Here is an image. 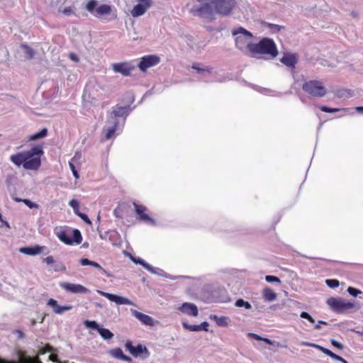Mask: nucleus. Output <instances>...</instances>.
<instances>
[{
  "label": "nucleus",
  "instance_id": "nucleus-39",
  "mask_svg": "<svg viewBox=\"0 0 363 363\" xmlns=\"http://www.w3.org/2000/svg\"><path fill=\"white\" fill-rule=\"evenodd\" d=\"M109 353L113 357L119 359H121L123 355V350L121 348L113 349L110 350Z\"/></svg>",
  "mask_w": 363,
  "mask_h": 363
},
{
  "label": "nucleus",
  "instance_id": "nucleus-31",
  "mask_svg": "<svg viewBox=\"0 0 363 363\" xmlns=\"http://www.w3.org/2000/svg\"><path fill=\"white\" fill-rule=\"evenodd\" d=\"M263 297L265 301H273L277 298V294L269 288H266L263 291Z\"/></svg>",
  "mask_w": 363,
  "mask_h": 363
},
{
  "label": "nucleus",
  "instance_id": "nucleus-32",
  "mask_svg": "<svg viewBox=\"0 0 363 363\" xmlns=\"http://www.w3.org/2000/svg\"><path fill=\"white\" fill-rule=\"evenodd\" d=\"M146 269L152 274H157V275H159L161 277H165L170 278V279H173L172 277L167 276V273L164 270H162L160 268L153 267L150 264L147 266Z\"/></svg>",
  "mask_w": 363,
  "mask_h": 363
},
{
  "label": "nucleus",
  "instance_id": "nucleus-3",
  "mask_svg": "<svg viewBox=\"0 0 363 363\" xmlns=\"http://www.w3.org/2000/svg\"><path fill=\"white\" fill-rule=\"evenodd\" d=\"M212 0H191L188 4L189 12L194 16L211 20L213 18L215 6Z\"/></svg>",
  "mask_w": 363,
  "mask_h": 363
},
{
  "label": "nucleus",
  "instance_id": "nucleus-24",
  "mask_svg": "<svg viewBox=\"0 0 363 363\" xmlns=\"http://www.w3.org/2000/svg\"><path fill=\"white\" fill-rule=\"evenodd\" d=\"M181 312L189 315L196 317L199 314L197 306L191 303H184L179 308Z\"/></svg>",
  "mask_w": 363,
  "mask_h": 363
},
{
  "label": "nucleus",
  "instance_id": "nucleus-21",
  "mask_svg": "<svg viewBox=\"0 0 363 363\" xmlns=\"http://www.w3.org/2000/svg\"><path fill=\"white\" fill-rule=\"evenodd\" d=\"M191 69L195 70L199 77L203 80H205L212 72V68L199 64H194Z\"/></svg>",
  "mask_w": 363,
  "mask_h": 363
},
{
  "label": "nucleus",
  "instance_id": "nucleus-50",
  "mask_svg": "<svg viewBox=\"0 0 363 363\" xmlns=\"http://www.w3.org/2000/svg\"><path fill=\"white\" fill-rule=\"evenodd\" d=\"M78 216L80 217L86 223L89 225L91 224V221L86 214L81 213Z\"/></svg>",
  "mask_w": 363,
  "mask_h": 363
},
{
  "label": "nucleus",
  "instance_id": "nucleus-45",
  "mask_svg": "<svg viewBox=\"0 0 363 363\" xmlns=\"http://www.w3.org/2000/svg\"><path fill=\"white\" fill-rule=\"evenodd\" d=\"M325 283L328 286L332 289L337 287L340 284L339 281L337 279H326Z\"/></svg>",
  "mask_w": 363,
  "mask_h": 363
},
{
  "label": "nucleus",
  "instance_id": "nucleus-52",
  "mask_svg": "<svg viewBox=\"0 0 363 363\" xmlns=\"http://www.w3.org/2000/svg\"><path fill=\"white\" fill-rule=\"evenodd\" d=\"M125 348L132 354L134 348H135V346H133L131 343V342L130 341H128L125 345Z\"/></svg>",
  "mask_w": 363,
  "mask_h": 363
},
{
  "label": "nucleus",
  "instance_id": "nucleus-1",
  "mask_svg": "<svg viewBox=\"0 0 363 363\" xmlns=\"http://www.w3.org/2000/svg\"><path fill=\"white\" fill-rule=\"evenodd\" d=\"M43 153L40 146H35L29 150L11 155L10 160L17 167L22 165L26 169L37 170L41 164L40 157Z\"/></svg>",
  "mask_w": 363,
  "mask_h": 363
},
{
  "label": "nucleus",
  "instance_id": "nucleus-9",
  "mask_svg": "<svg viewBox=\"0 0 363 363\" xmlns=\"http://www.w3.org/2000/svg\"><path fill=\"white\" fill-rule=\"evenodd\" d=\"M57 238L67 245H73L74 243L80 244L82 241V237L79 230H62L56 232Z\"/></svg>",
  "mask_w": 363,
  "mask_h": 363
},
{
  "label": "nucleus",
  "instance_id": "nucleus-35",
  "mask_svg": "<svg viewBox=\"0 0 363 363\" xmlns=\"http://www.w3.org/2000/svg\"><path fill=\"white\" fill-rule=\"evenodd\" d=\"M76 158L77 157H73L71 160L69 162V167L72 172V174L74 175V177L76 178V179H79V175L78 174V172L77 171L76 169V167H75V160H76Z\"/></svg>",
  "mask_w": 363,
  "mask_h": 363
},
{
  "label": "nucleus",
  "instance_id": "nucleus-8",
  "mask_svg": "<svg viewBox=\"0 0 363 363\" xmlns=\"http://www.w3.org/2000/svg\"><path fill=\"white\" fill-rule=\"evenodd\" d=\"M100 97V86L99 84L92 82L86 84L83 94V100L85 103H90L96 106L99 104Z\"/></svg>",
  "mask_w": 363,
  "mask_h": 363
},
{
  "label": "nucleus",
  "instance_id": "nucleus-20",
  "mask_svg": "<svg viewBox=\"0 0 363 363\" xmlns=\"http://www.w3.org/2000/svg\"><path fill=\"white\" fill-rule=\"evenodd\" d=\"M118 125V121H113L108 118L106 125L104 128L106 139L109 140L113 137Z\"/></svg>",
  "mask_w": 363,
  "mask_h": 363
},
{
  "label": "nucleus",
  "instance_id": "nucleus-54",
  "mask_svg": "<svg viewBox=\"0 0 363 363\" xmlns=\"http://www.w3.org/2000/svg\"><path fill=\"white\" fill-rule=\"evenodd\" d=\"M43 261H44L46 264H53V263H54V259H53V257H51V256H49V257H45V258L43 259Z\"/></svg>",
  "mask_w": 363,
  "mask_h": 363
},
{
  "label": "nucleus",
  "instance_id": "nucleus-37",
  "mask_svg": "<svg viewBox=\"0 0 363 363\" xmlns=\"http://www.w3.org/2000/svg\"><path fill=\"white\" fill-rule=\"evenodd\" d=\"M247 336L249 337H253L254 339L257 340H262L264 342H265L266 343L269 344V345H272L273 344V341H272L271 340L267 338V337H262L255 333H249L247 334Z\"/></svg>",
  "mask_w": 363,
  "mask_h": 363
},
{
  "label": "nucleus",
  "instance_id": "nucleus-7",
  "mask_svg": "<svg viewBox=\"0 0 363 363\" xmlns=\"http://www.w3.org/2000/svg\"><path fill=\"white\" fill-rule=\"evenodd\" d=\"M303 90L313 97L320 98L327 93L326 88L320 81L310 80L305 82L302 86Z\"/></svg>",
  "mask_w": 363,
  "mask_h": 363
},
{
  "label": "nucleus",
  "instance_id": "nucleus-33",
  "mask_svg": "<svg viewBox=\"0 0 363 363\" xmlns=\"http://www.w3.org/2000/svg\"><path fill=\"white\" fill-rule=\"evenodd\" d=\"M98 332L101 337L106 340H111L113 337V333L106 328H100Z\"/></svg>",
  "mask_w": 363,
  "mask_h": 363
},
{
  "label": "nucleus",
  "instance_id": "nucleus-47",
  "mask_svg": "<svg viewBox=\"0 0 363 363\" xmlns=\"http://www.w3.org/2000/svg\"><path fill=\"white\" fill-rule=\"evenodd\" d=\"M59 11L66 16H70L74 14V10L72 7H67L64 9H60Z\"/></svg>",
  "mask_w": 363,
  "mask_h": 363
},
{
  "label": "nucleus",
  "instance_id": "nucleus-38",
  "mask_svg": "<svg viewBox=\"0 0 363 363\" xmlns=\"http://www.w3.org/2000/svg\"><path fill=\"white\" fill-rule=\"evenodd\" d=\"M69 205L72 208L74 213L76 215L79 216L81 213V212L79 211V203L77 200L72 199L69 202Z\"/></svg>",
  "mask_w": 363,
  "mask_h": 363
},
{
  "label": "nucleus",
  "instance_id": "nucleus-58",
  "mask_svg": "<svg viewBox=\"0 0 363 363\" xmlns=\"http://www.w3.org/2000/svg\"><path fill=\"white\" fill-rule=\"evenodd\" d=\"M14 333L18 335L19 338H23L24 337V334L21 330H17Z\"/></svg>",
  "mask_w": 363,
  "mask_h": 363
},
{
  "label": "nucleus",
  "instance_id": "nucleus-4",
  "mask_svg": "<svg viewBox=\"0 0 363 363\" xmlns=\"http://www.w3.org/2000/svg\"><path fill=\"white\" fill-rule=\"evenodd\" d=\"M232 35L235 38V46L245 54L252 55L253 50V35L242 27L235 28L232 30Z\"/></svg>",
  "mask_w": 363,
  "mask_h": 363
},
{
  "label": "nucleus",
  "instance_id": "nucleus-43",
  "mask_svg": "<svg viewBox=\"0 0 363 363\" xmlns=\"http://www.w3.org/2000/svg\"><path fill=\"white\" fill-rule=\"evenodd\" d=\"M183 327L189 331H200L199 325H189L186 322L182 323Z\"/></svg>",
  "mask_w": 363,
  "mask_h": 363
},
{
  "label": "nucleus",
  "instance_id": "nucleus-64",
  "mask_svg": "<svg viewBox=\"0 0 363 363\" xmlns=\"http://www.w3.org/2000/svg\"><path fill=\"white\" fill-rule=\"evenodd\" d=\"M114 215L116 216V217H120L119 216V212L118 211L117 209H115L114 210V212H113Z\"/></svg>",
  "mask_w": 363,
  "mask_h": 363
},
{
  "label": "nucleus",
  "instance_id": "nucleus-41",
  "mask_svg": "<svg viewBox=\"0 0 363 363\" xmlns=\"http://www.w3.org/2000/svg\"><path fill=\"white\" fill-rule=\"evenodd\" d=\"M320 108L322 111L325 112V113H335V112L341 111H348L347 108H342V109L334 108H329L325 106H322L320 107Z\"/></svg>",
  "mask_w": 363,
  "mask_h": 363
},
{
  "label": "nucleus",
  "instance_id": "nucleus-27",
  "mask_svg": "<svg viewBox=\"0 0 363 363\" xmlns=\"http://www.w3.org/2000/svg\"><path fill=\"white\" fill-rule=\"evenodd\" d=\"M210 320H213L220 327L228 326L230 319L227 316H218L217 315L211 314L209 316Z\"/></svg>",
  "mask_w": 363,
  "mask_h": 363
},
{
  "label": "nucleus",
  "instance_id": "nucleus-59",
  "mask_svg": "<svg viewBox=\"0 0 363 363\" xmlns=\"http://www.w3.org/2000/svg\"><path fill=\"white\" fill-rule=\"evenodd\" d=\"M121 359L123 360V361L128 362H130L132 361V359L130 357L125 355L124 354H123Z\"/></svg>",
  "mask_w": 363,
  "mask_h": 363
},
{
  "label": "nucleus",
  "instance_id": "nucleus-2",
  "mask_svg": "<svg viewBox=\"0 0 363 363\" xmlns=\"http://www.w3.org/2000/svg\"><path fill=\"white\" fill-rule=\"evenodd\" d=\"M54 351L55 350L48 345L39 348L38 353L35 357H30L27 354L26 351L15 348L9 359L0 357V363H43L39 359V355Z\"/></svg>",
  "mask_w": 363,
  "mask_h": 363
},
{
  "label": "nucleus",
  "instance_id": "nucleus-57",
  "mask_svg": "<svg viewBox=\"0 0 363 363\" xmlns=\"http://www.w3.org/2000/svg\"><path fill=\"white\" fill-rule=\"evenodd\" d=\"M321 324L327 325V323L325 322V321H323V320H320V321H318V323L315 325V328L317 329V330L320 329Z\"/></svg>",
  "mask_w": 363,
  "mask_h": 363
},
{
  "label": "nucleus",
  "instance_id": "nucleus-13",
  "mask_svg": "<svg viewBox=\"0 0 363 363\" xmlns=\"http://www.w3.org/2000/svg\"><path fill=\"white\" fill-rule=\"evenodd\" d=\"M129 106H116L112 108V111L108 113V118L113 121H118L121 118H123V121L127 116L130 113Z\"/></svg>",
  "mask_w": 363,
  "mask_h": 363
},
{
  "label": "nucleus",
  "instance_id": "nucleus-53",
  "mask_svg": "<svg viewBox=\"0 0 363 363\" xmlns=\"http://www.w3.org/2000/svg\"><path fill=\"white\" fill-rule=\"evenodd\" d=\"M199 327L200 328V331H208V323L207 322H203L200 325H199Z\"/></svg>",
  "mask_w": 363,
  "mask_h": 363
},
{
  "label": "nucleus",
  "instance_id": "nucleus-56",
  "mask_svg": "<svg viewBox=\"0 0 363 363\" xmlns=\"http://www.w3.org/2000/svg\"><path fill=\"white\" fill-rule=\"evenodd\" d=\"M300 316H301V318H305L307 320H308L311 317V315L309 313H308L307 312H305V311L302 312L301 313Z\"/></svg>",
  "mask_w": 363,
  "mask_h": 363
},
{
  "label": "nucleus",
  "instance_id": "nucleus-60",
  "mask_svg": "<svg viewBox=\"0 0 363 363\" xmlns=\"http://www.w3.org/2000/svg\"><path fill=\"white\" fill-rule=\"evenodd\" d=\"M75 156L77 157L76 160H75V164H77L78 162V160L81 157V154L79 152H76L74 157H75Z\"/></svg>",
  "mask_w": 363,
  "mask_h": 363
},
{
  "label": "nucleus",
  "instance_id": "nucleus-44",
  "mask_svg": "<svg viewBox=\"0 0 363 363\" xmlns=\"http://www.w3.org/2000/svg\"><path fill=\"white\" fill-rule=\"evenodd\" d=\"M131 260L135 264H139L142 265L145 269H147V266L149 265V264L147 262H146L144 259H143L140 257L136 258V257H132Z\"/></svg>",
  "mask_w": 363,
  "mask_h": 363
},
{
  "label": "nucleus",
  "instance_id": "nucleus-26",
  "mask_svg": "<svg viewBox=\"0 0 363 363\" xmlns=\"http://www.w3.org/2000/svg\"><path fill=\"white\" fill-rule=\"evenodd\" d=\"M45 248V247H41L36 245L35 247H21L19 251L21 253L28 255H36L40 254L43 250Z\"/></svg>",
  "mask_w": 363,
  "mask_h": 363
},
{
  "label": "nucleus",
  "instance_id": "nucleus-63",
  "mask_svg": "<svg viewBox=\"0 0 363 363\" xmlns=\"http://www.w3.org/2000/svg\"><path fill=\"white\" fill-rule=\"evenodd\" d=\"M2 223H3L5 225V226H6L8 228H10V225H9V223L7 221H6V220H4V221H2Z\"/></svg>",
  "mask_w": 363,
  "mask_h": 363
},
{
  "label": "nucleus",
  "instance_id": "nucleus-36",
  "mask_svg": "<svg viewBox=\"0 0 363 363\" xmlns=\"http://www.w3.org/2000/svg\"><path fill=\"white\" fill-rule=\"evenodd\" d=\"M84 325L87 328H91L93 330H96L99 331L100 329V326L98 325V323L96 321L94 320H85L84 322Z\"/></svg>",
  "mask_w": 363,
  "mask_h": 363
},
{
  "label": "nucleus",
  "instance_id": "nucleus-30",
  "mask_svg": "<svg viewBox=\"0 0 363 363\" xmlns=\"http://www.w3.org/2000/svg\"><path fill=\"white\" fill-rule=\"evenodd\" d=\"M320 351L323 352L324 354L328 355L329 357H330L331 358H333L335 360L340 361L342 363H348L345 359L335 354V353H333L332 351H330V350H328L327 348L322 347H320Z\"/></svg>",
  "mask_w": 363,
  "mask_h": 363
},
{
  "label": "nucleus",
  "instance_id": "nucleus-19",
  "mask_svg": "<svg viewBox=\"0 0 363 363\" xmlns=\"http://www.w3.org/2000/svg\"><path fill=\"white\" fill-rule=\"evenodd\" d=\"M134 206L135 209L136 213L140 216V219L145 223H150L151 225H155V221L152 218H151L147 213V208L144 206L139 205L136 203H134Z\"/></svg>",
  "mask_w": 363,
  "mask_h": 363
},
{
  "label": "nucleus",
  "instance_id": "nucleus-12",
  "mask_svg": "<svg viewBox=\"0 0 363 363\" xmlns=\"http://www.w3.org/2000/svg\"><path fill=\"white\" fill-rule=\"evenodd\" d=\"M138 4L130 11L133 17L137 18L144 15L152 5V0H136Z\"/></svg>",
  "mask_w": 363,
  "mask_h": 363
},
{
  "label": "nucleus",
  "instance_id": "nucleus-14",
  "mask_svg": "<svg viewBox=\"0 0 363 363\" xmlns=\"http://www.w3.org/2000/svg\"><path fill=\"white\" fill-rule=\"evenodd\" d=\"M59 285L62 289L72 294H86L89 292L88 289L79 284L62 281Z\"/></svg>",
  "mask_w": 363,
  "mask_h": 363
},
{
  "label": "nucleus",
  "instance_id": "nucleus-62",
  "mask_svg": "<svg viewBox=\"0 0 363 363\" xmlns=\"http://www.w3.org/2000/svg\"><path fill=\"white\" fill-rule=\"evenodd\" d=\"M357 112L363 113V106H357L355 108Z\"/></svg>",
  "mask_w": 363,
  "mask_h": 363
},
{
  "label": "nucleus",
  "instance_id": "nucleus-15",
  "mask_svg": "<svg viewBox=\"0 0 363 363\" xmlns=\"http://www.w3.org/2000/svg\"><path fill=\"white\" fill-rule=\"evenodd\" d=\"M160 61V57L157 55H146L141 58L138 67L141 71L145 72L148 68L157 65Z\"/></svg>",
  "mask_w": 363,
  "mask_h": 363
},
{
  "label": "nucleus",
  "instance_id": "nucleus-23",
  "mask_svg": "<svg viewBox=\"0 0 363 363\" xmlns=\"http://www.w3.org/2000/svg\"><path fill=\"white\" fill-rule=\"evenodd\" d=\"M130 313L134 317L141 321L143 324L150 326H153L155 325L154 319L150 315L144 314L135 309H130Z\"/></svg>",
  "mask_w": 363,
  "mask_h": 363
},
{
  "label": "nucleus",
  "instance_id": "nucleus-28",
  "mask_svg": "<svg viewBox=\"0 0 363 363\" xmlns=\"http://www.w3.org/2000/svg\"><path fill=\"white\" fill-rule=\"evenodd\" d=\"M281 62L288 67H294L297 60L295 55L286 54L281 59Z\"/></svg>",
  "mask_w": 363,
  "mask_h": 363
},
{
  "label": "nucleus",
  "instance_id": "nucleus-42",
  "mask_svg": "<svg viewBox=\"0 0 363 363\" xmlns=\"http://www.w3.org/2000/svg\"><path fill=\"white\" fill-rule=\"evenodd\" d=\"M23 50L24 53L26 55L27 57L30 59L34 55V52L32 48H30L29 46L26 45H21Z\"/></svg>",
  "mask_w": 363,
  "mask_h": 363
},
{
  "label": "nucleus",
  "instance_id": "nucleus-40",
  "mask_svg": "<svg viewBox=\"0 0 363 363\" xmlns=\"http://www.w3.org/2000/svg\"><path fill=\"white\" fill-rule=\"evenodd\" d=\"M235 306L237 307H245L246 309H251L252 308V305L247 302V301H244L243 299H238L236 301H235Z\"/></svg>",
  "mask_w": 363,
  "mask_h": 363
},
{
  "label": "nucleus",
  "instance_id": "nucleus-6",
  "mask_svg": "<svg viewBox=\"0 0 363 363\" xmlns=\"http://www.w3.org/2000/svg\"><path fill=\"white\" fill-rule=\"evenodd\" d=\"M252 48L251 56H255L257 54H267L274 58L278 54L275 43L269 38H264L258 43H255Z\"/></svg>",
  "mask_w": 363,
  "mask_h": 363
},
{
  "label": "nucleus",
  "instance_id": "nucleus-11",
  "mask_svg": "<svg viewBox=\"0 0 363 363\" xmlns=\"http://www.w3.org/2000/svg\"><path fill=\"white\" fill-rule=\"evenodd\" d=\"M86 9L97 18L109 14L111 11L110 6L107 4L99 5L98 2L94 0H91L88 2L86 6Z\"/></svg>",
  "mask_w": 363,
  "mask_h": 363
},
{
  "label": "nucleus",
  "instance_id": "nucleus-29",
  "mask_svg": "<svg viewBox=\"0 0 363 363\" xmlns=\"http://www.w3.org/2000/svg\"><path fill=\"white\" fill-rule=\"evenodd\" d=\"M80 263L83 266H86V265L92 266L95 268L99 269L101 272V273H103L104 274H106V270L103 267H101V265L99 264H98L97 262L91 261L86 258H83V259H80Z\"/></svg>",
  "mask_w": 363,
  "mask_h": 363
},
{
  "label": "nucleus",
  "instance_id": "nucleus-25",
  "mask_svg": "<svg viewBox=\"0 0 363 363\" xmlns=\"http://www.w3.org/2000/svg\"><path fill=\"white\" fill-rule=\"evenodd\" d=\"M135 357H141L143 359H146L149 357L150 352L147 347L143 345H138L135 347L132 354Z\"/></svg>",
  "mask_w": 363,
  "mask_h": 363
},
{
  "label": "nucleus",
  "instance_id": "nucleus-17",
  "mask_svg": "<svg viewBox=\"0 0 363 363\" xmlns=\"http://www.w3.org/2000/svg\"><path fill=\"white\" fill-rule=\"evenodd\" d=\"M97 292L99 294H101V296L107 298L111 301L115 302L116 304H118V305L125 304V305H130V306L134 305L133 303L127 298L122 297V296L112 294H109V293L104 292V291H99V290L97 291Z\"/></svg>",
  "mask_w": 363,
  "mask_h": 363
},
{
  "label": "nucleus",
  "instance_id": "nucleus-16",
  "mask_svg": "<svg viewBox=\"0 0 363 363\" xmlns=\"http://www.w3.org/2000/svg\"><path fill=\"white\" fill-rule=\"evenodd\" d=\"M111 67L115 73H120L123 76H129L135 69V66L128 62L113 63Z\"/></svg>",
  "mask_w": 363,
  "mask_h": 363
},
{
  "label": "nucleus",
  "instance_id": "nucleus-22",
  "mask_svg": "<svg viewBox=\"0 0 363 363\" xmlns=\"http://www.w3.org/2000/svg\"><path fill=\"white\" fill-rule=\"evenodd\" d=\"M191 69L195 70L199 77L203 80H205L212 72V68L199 64H194Z\"/></svg>",
  "mask_w": 363,
  "mask_h": 363
},
{
  "label": "nucleus",
  "instance_id": "nucleus-46",
  "mask_svg": "<svg viewBox=\"0 0 363 363\" xmlns=\"http://www.w3.org/2000/svg\"><path fill=\"white\" fill-rule=\"evenodd\" d=\"M265 280L269 283H272V282L280 283L281 282L280 279L278 277H274V276H271V275L266 276Z\"/></svg>",
  "mask_w": 363,
  "mask_h": 363
},
{
  "label": "nucleus",
  "instance_id": "nucleus-48",
  "mask_svg": "<svg viewBox=\"0 0 363 363\" xmlns=\"http://www.w3.org/2000/svg\"><path fill=\"white\" fill-rule=\"evenodd\" d=\"M301 345H303V346L315 347V348L318 349L319 350H320V347H322V346H320V345H316L315 343L309 342H303V341L301 342Z\"/></svg>",
  "mask_w": 363,
  "mask_h": 363
},
{
  "label": "nucleus",
  "instance_id": "nucleus-61",
  "mask_svg": "<svg viewBox=\"0 0 363 363\" xmlns=\"http://www.w3.org/2000/svg\"><path fill=\"white\" fill-rule=\"evenodd\" d=\"M70 59L74 60V61H75V62L78 61L77 57L75 55L72 54V53L70 54Z\"/></svg>",
  "mask_w": 363,
  "mask_h": 363
},
{
  "label": "nucleus",
  "instance_id": "nucleus-18",
  "mask_svg": "<svg viewBox=\"0 0 363 363\" xmlns=\"http://www.w3.org/2000/svg\"><path fill=\"white\" fill-rule=\"evenodd\" d=\"M47 305L52 308V311L55 313L60 314V315L62 314L65 311L72 310V308H73V306H71V305L60 306L58 304V302L56 300L53 299V298H50L48 301Z\"/></svg>",
  "mask_w": 363,
  "mask_h": 363
},
{
  "label": "nucleus",
  "instance_id": "nucleus-5",
  "mask_svg": "<svg viewBox=\"0 0 363 363\" xmlns=\"http://www.w3.org/2000/svg\"><path fill=\"white\" fill-rule=\"evenodd\" d=\"M326 302L330 309L337 313H345L353 309L357 311L360 308L358 304L340 297H330Z\"/></svg>",
  "mask_w": 363,
  "mask_h": 363
},
{
  "label": "nucleus",
  "instance_id": "nucleus-34",
  "mask_svg": "<svg viewBox=\"0 0 363 363\" xmlns=\"http://www.w3.org/2000/svg\"><path fill=\"white\" fill-rule=\"evenodd\" d=\"M47 133H48L47 129L43 128L40 132L30 135V140H37L38 139L43 138L47 135Z\"/></svg>",
  "mask_w": 363,
  "mask_h": 363
},
{
  "label": "nucleus",
  "instance_id": "nucleus-55",
  "mask_svg": "<svg viewBox=\"0 0 363 363\" xmlns=\"http://www.w3.org/2000/svg\"><path fill=\"white\" fill-rule=\"evenodd\" d=\"M269 27L272 28L273 31H278L280 30L281 26L276 24H268Z\"/></svg>",
  "mask_w": 363,
  "mask_h": 363
},
{
  "label": "nucleus",
  "instance_id": "nucleus-49",
  "mask_svg": "<svg viewBox=\"0 0 363 363\" xmlns=\"http://www.w3.org/2000/svg\"><path fill=\"white\" fill-rule=\"evenodd\" d=\"M22 202H23L27 206H28L30 208H37L38 204L32 202L31 201L28 199H23L22 200Z\"/></svg>",
  "mask_w": 363,
  "mask_h": 363
},
{
  "label": "nucleus",
  "instance_id": "nucleus-10",
  "mask_svg": "<svg viewBox=\"0 0 363 363\" xmlns=\"http://www.w3.org/2000/svg\"><path fill=\"white\" fill-rule=\"evenodd\" d=\"M212 4L215 6L216 13L227 16L229 15L235 8V0H212Z\"/></svg>",
  "mask_w": 363,
  "mask_h": 363
},
{
  "label": "nucleus",
  "instance_id": "nucleus-51",
  "mask_svg": "<svg viewBox=\"0 0 363 363\" xmlns=\"http://www.w3.org/2000/svg\"><path fill=\"white\" fill-rule=\"evenodd\" d=\"M331 344H332L334 347H337V348H338V349H340V350H342V349H343V345H342V343H340V342H338V341L335 340H333H333H331Z\"/></svg>",
  "mask_w": 363,
  "mask_h": 363
}]
</instances>
